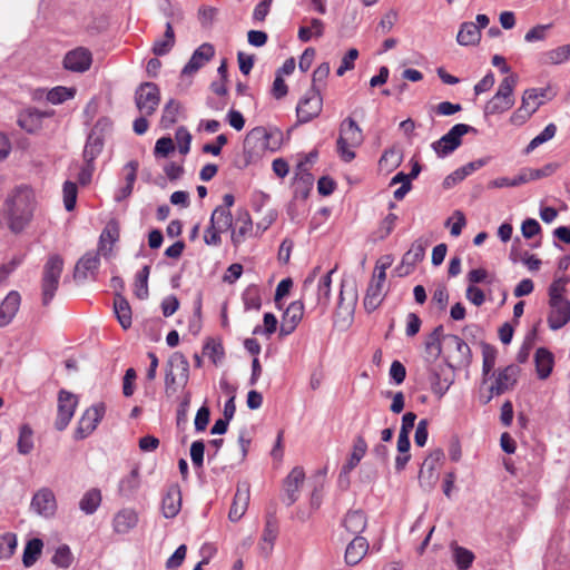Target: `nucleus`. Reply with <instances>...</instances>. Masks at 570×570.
<instances>
[{
	"mask_svg": "<svg viewBox=\"0 0 570 570\" xmlns=\"http://www.w3.org/2000/svg\"><path fill=\"white\" fill-rule=\"evenodd\" d=\"M556 132H557V127L554 124L547 125L544 127V129L529 142V145L527 146V153L534 150L537 147H539L543 142H547L550 139H552L554 137Z\"/></svg>",
	"mask_w": 570,
	"mask_h": 570,
	"instance_id": "obj_58",
	"label": "nucleus"
},
{
	"mask_svg": "<svg viewBox=\"0 0 570 570\" xmlns=\"http://www.w3.org/2000/svg\"><path fill=\"white\" fill-rule=\"evenodd\" d=\"M119 239V226L115 220L109 222L100 234L98 250L106 258L112 253L114 244Z\"/></svg>",
	"mask_w": 570,
	"mask_h": 570,
	"instance_id": "obj_26",
	"label": "nucleus"
},
{
	"mask_svg": "<svg viewBox=\"0 0 570 570\" xmlns=\"http://www.w3.org/2000/svg\"><path fill=\"white\" fill-rule=\"evenodd\" d=\"M304 314V304L302 301H295L289 304L282 316L279 335L287 336L292 334L302 321Z\"/></svg>",
	"mask_w": 570,
	"mask_h": 570,
	"instance_id": "obj_22",
	"label": "nucleus"
},
{
	"mask_svg": "<svg viewBox=\"0 0 570 570\" xmlns=\"http://www.w3.org/2000/svg\"><path fill=\"white\" fill-rule=\"evenodd\" d=\"M281 131L279 130H267L264 127H255L252 129L245 139V146L249 145L252 142L255 144L261 150L271 149L274 150L275 147L271 146L269 140L275 137H279Z\"/></svg>",
	"mask_w": 570,
	"mask_h": 570,
	"instance_id": "obj_28",
	"label": "nucleus"
},
{
	"mask_svg": "<svg viewBox=\"0 0 570 570\" xmlns=\"http://www.w3.org/2000/svg\"><path fill=\"white\" fill-rule=\"evenodd\" d=\"M426 242L416 239L412 243L410 249L403 255L400 269L404 268V274H410L417 263H420L425 255Z\"/></svg>",
	"mask_w": 570,
	"mask_h": 570,
	"instance_id": "obj_25",
	"label": "nucleus"
},
{
	"mask_svg": "<svg viewBox=\"0 0 570 570\" xmlns=\"http://www.w3.org/2000/svg\"><path fill=\"white\" fill-rule=\"evenodd\" d=\"M205 444L202 440L194 441L190 445V459L193 465L197 469L203 468L204 464Z\"/></svg>",
	"mask_w": 570,
	"mask_h": 570,
	"instance_id": "obj_63",
	"label": "nucleus"
},
{
	"mask_svg": "<svg viewBox=\"0 0 570 570\" xmlns=\"http://www.w3.org/2000/svg\"><path fill=\"white\" fill-rule=\"evenodd\" d=\"M368 542L363 537H355L345 550V562L348 566L357 564L367 553Z\"/></svg>",
	"mask_w": 570,
	"mask_h": 570,
	"instance_id": "obj_34",
	"label": "nucleus"
},
{
	"mask_svg": "<svg viewBox=\"0 0 570 570\" xmlns=\"http://www.w3.org/2000/svg\"><path fill=\"white\" fill-rule=\"evenodd\" d=\"M365 426L361 430V432L355 436L352 448V453L343 464L340 472V481L345 478L348 482V474L358 465L361 460L364 458L367 451V443L365 441Z\"/></svg>",
	"mask_w": 570,
	"mask_h": 570,
	"instance_id": "obj_18",
	"label": "nucleus"
},
{
	"mask_svg": "<svg viewBox=\"0 0 570 570\" xmlns=\"http://www.w3.org/2000/svg\"><path fill=\"white\" fill-rule=\"evenodd\" d=\"M18 544L17 535L12 532H7L0 535V559H9Z\"/></svg>",
	"mask_w": 570,
	"mask_h": 570,
	"instance_id": "obj_55",
	"label": "nucleus"
},
{
	"mask_svg": "<svg viewBox=\"0 0 570 570\" xmlns=\"http://www.w3.org/2000/svg\"><path fill=\"white\" fill-rule=\"evenodd\" d=\"M366 524L367 519L362 510L348 511L343 520V527L355 537H361L360 534L365 530Z\"/></svg>",
	"mask_w": 570,
	"mask_h": 570,
	"instance_id": "obj_35",
	"label": "nucleus"
},
{
	"mask_svg": "<svg viewBox=\"0 0 570 570\" xmlns=\"http://www.w3.org/2000/svg\"><path fill=\"white\" fill-rule=\"evenodd\" d=\"M175 139L178 144L179 153L183 155H187L190 150L191 142V134L189 132V130L184 126L178 127L175 132Z\"/></svg>",
	"mask_w": 570,
	"mask_h": 570,
	"instance_id": "obj_59",
	"label": "nucleus"
},
{
	"mask_svg": "<svg viewBox=\"0 0 570 570\" xmlns=\"http://www.w3.org/2000/svg\"><path fill=\"white\" fill-rule=\"evenodd\" d=\"M249 503V485L247 483L237 487L234 500L228 513L230 521L236 522L245 514Z\"/></svg>",
	"mask_w": 570,
	"mask_h": 570,
	"instance_id": "obj_24",
	"label": "nucleus"
},
{
	"mask_svg": "<svg viewBox=\"0 0 570 570\" xmlns=\"http://www.w3.org/2000/svg\"><path fill=\"white\" fill-rule=\"evenodd\" d=\"M305 479L303 468L295 466L285 480V494L287 504H293L298 498V491Z\"/></svg>",
	"mask_w": 570,
	"mask_h": 570,
	"instance_id": "obj_31",
	"label": "nucleus"
},
{
	"mask_svg": "<svg viewBox=\"0 0 570 570\" xmlns=\"http://www.w3.org/2000/svg\"><path fill=\"white\" fill-rule=\"evenodd\" d=\"M236 224H239V226L232 232V243L235 246H238L245 240L246 236L249 235L253 229V222L249 213L247 210L239 212L236 218Z\"/></svg>",
	"mask_w": 570,
	"mask_h": 570,
	"instance_id": "obj_36",
	"label": "nucleus"
},
{
	"mask_svg": "<svg viewBox=\"0 0 570 570\" xmlns=\"http://www.w3.org/2000/svg\"><path fill=\"white\" fill-rule=\"evenodd\" d=\"M57 500L50 488L43 487L39 489L32 497L30 509L38 515L50 519L57 512Z\"/></svg>",
	"mask_w": 570,
	"mask_h": 570,
	"instance_id": "obj_12",
	"label": "nucleus"
},
{
	"mask_svg": "<svg viewBox=\"0 0 570 570\" xmlns=\"http://www.w3.org/2000/svg\"><path fill=\"white\" fill-rule=\"evenodd\" d=\"M209 222L217 226V228L226 232L233 226V216L226 207H216L212 213Z\"/></svg>",
	"mask_w": 570,
	"mask_h": 570,
	"instance_id": "obj_47",
	"label": "nucleus"
},
{
	"mask_svg": "<svg viewBox=\"0 0 570 570\" xmlns=\"http://www.w3.org/2000/svg\"><path fill=\"white\" fill-rule=\"evenodd\" d=\"M175 45V32L170 20L166 22V30L163 39L155 40L153 52L155 56L167 55Z\"/></svg>",
	"mask_w": 570,
	"mask_h": 570,
	"instance_id": "obj_44",
	"label": "nucleus"
},
{
	"mask_svg": "<svg viewBox=\"0 0 570 570\" xmlns=\"http://www.w3.org/2000/svg\"><path fill=\"white\" fill-rule=\"evenodd\" d=\"M358 57V50L355 48L350 49L343 57L340 67L336 70V75L342 77L346 71L354 68V62Z\"/></svg>",
	"mask_w": 570,
	"mask_h": 570,
	"instance_id": "obj_62",
	"label": "nucleus"
},
{
	"mask_svg": "<svg viewBox=\"0 0 570 570\" xmlns=\"http://www.w3.org/2000/svg\"><path fill=\"white\" fill-rule=\"evenodd\" d=\"M443 325H438L424 341V347L428 356L433 361L438 360L443 353L444 337Z\"/></svg>",
	"mask_w": 570,
	"mask_h": 570,
	"instance_id": "obj_29",
	"label": "nucleus"
},
{
	"mask_svg": "<svg viewBox=\"0 0 570 570\" xmlns=\"http://www.w3.org/2000/svg\"><path fill=\"white\" fill-rule=\"evenodd\" d=\"M160 102L159 87L154 82H142L135 91V104L141 115L151 116Z\"/></svg>",
	"mask_w": 570,
	"mask_h": 570,
	"instance_id": "obj_8",
	"label": "nucleus"
},
{
	"mask_svg": "<svg viewBox=\"0 0 570 570\" xmlns=\"http://www.w3.org/2000/svg\"><path fill=\"white\" fill-rule=\"evenodd\" d=\"M469 132H476V129L466 124H456L439 140L433 141L431 147L438 157L444 158L461 146L462 137Z\"/></svg>",
	"mask_w": 570,
	"mask_h": 570,
	"instance_id": "obj_6",
	"label": "nucleus"
},
{
	"mask_svg": "<svg viewBox=\"0 0 570 570\" xmlns=\"http://www.w3.org/2000/svg\"><path fill=\"white\" fill-rule=\"evenodd\" d=\"M106 407L102 403L96 404L87 409L79 422L78 426L75 430V439L83 440L88 435H90L97 428L98 423L102 420L105 415Z\"/></svg>",
	"mask_w": 570,
	"mask_h": 570,
	"instance_id": "obj_11",
	"label": "nucleus"
},
{
	"mask_svg": "<svg viewBox=\"0 0 570 570\" xmlns=\"http://www.w3.org/2000/svg\"><path fill=\"white\" fill-rule=\"evenodd\" d=\"M101 500L102 497L100 490L97 488H92L85 492V494L81 497L79 501V509L85 514H94L100 507Z\"/></svg>",
	"mask_w": 570,
	"mask_h": 570,
	"instance_id": "obj_40",
	"label": "nucleus"
},
{
	"mask_svg": "<svg viewBox=\"0 0 570 570\" xmlns=\"http://www.w3.org/2000/svg\"><path fill=\"white\" fill-rule=\"evenodd\" d=\"M37 208L33 189L28 185H19L10 189L2 204L3 217L13 234L22 233L32 222Z\"/></svg>",
	"mask_w": 570,
	"mask_h": 570,
	"instance_id": "obj_1",
	"label": "nucleus"
},
{
	"mask_svg": "<svg viewBox=\"0 0 570 570\" xmlns=\"http://www.w3.org/2000/svg\"><path fill=\"white\" fill-rule=\"evenodd\" d=\"M77 396L68 391L61 390L58 394V413L55 426L63 431L70 423L77 407Z\"/></svg>",
	"mask_w": 570,
	"mask_h": 570,
	"instance_id": "obj_14",
	"label": "nucleus"
},
{
	"mask_svg": "<svg viewBox=\"0 0 570 570\" xmlns=\"http://www.w3.org/2000/svg\"><path fill=\"white\" fill-rule=\"evenodd\" d=\"M189 380V362L184 354L174 353L166 365L165 393L173 396L177 392V384L185 387Z\"/></svg>",
	"mask_w": 570,
	"mask_h": 570,
	"instance_id": "obj_4",
	"label": "nucleus"
},
{
	"mask_svg": "<svg viewBox=\"0 0 570 570\" xmlns=\"http://www.w3.org/2000/svg\"><path fill=\"white\" fill-rule=\"evenodd\" d=\"M520 371H521L520 367L514 364H510V365L505 366L504 368L500 370L495 377L494 383L490 386L491 395L488 399V401L493 395H501V394L505 393L507 391L513 389V386L518 382Z\"/></svg>",
	"mask_w": 570,
	"mask_h": 570,
	"instance_id": "obj_17",
	"label": "nucleus"
},
{
	"mask_svg": "<svg viewBox=\"0 0 570 570\" xmlns=\"http://www.w3.org/2000/svg\"><path fill=\"white\" fill-rule=\"evenodd\" d=\"M548 325L552 331H558L570 322V301L568 298L549 302Z\"/></svg>",
	"mask_w": 570,
	"mask_h": 570,
	"instance_id": "obj_16",
	"label": "nucleus"
},
{
	"mask_svg": "<svg viewBox=\"0 0 570 570\" xmlns=\"http://www.w3.org/2000/svg\"><path fill=\"white\" fill-rule=\"evenodd\" d=\"M116 317L124 330L131 326V307L128 301L120 294H116L114 302Z\"/></svg>",
	"mask_w": 570,
	"mask_h": 570,
	"instance_id": "obj_39",
	"label": "nucleus"
},
{
	"mask_svg": "<svg viewBox=\"0 0 570 570\" xmlns=\"http://www.w3.org/2000/svg\"><path fill=\"white\" fill-rule=\"evenodd\" d=\"M101 253L87 252L76 264L73 278L78 282H83L89 277L95 278L100 266Z\"/></svg>",
	"mask_w": 570,
	"mask_h": 570,
	"instance_id": "obj_19",
	"label": "nucleus"
},
{
	"mask_svg": "<svg viewBox=\"0 0 570 570\" xmlns=\"http://www.w3.org/2000/svg\"><path fill=\"white\" fill-rule=\"evenodd\" d=\"M363 141L364 134L362 128L352 116L346 117L340 124V135L336 140V151L341 159L345 163H351L356 156L353 149L360 147Z\"/></svg>",
	"mask_w": 570,
	"mask_h": 570,
	"instance_id": "obj_2",
	"label": "nucleus"
},
{
	"mask_svg": "<svg viewBox=\"0 0 570 570\" xmlns=\"http://www.w3.org/2000/svg\"><path fill=\"white\" fill-rule=\"evenodd\" d=\"M518 80L517 75H508L501 80L495 95L484 106L485 117L501 115L513 107L515 102L513 92Z\"/></svg>",
	"mask_w": 570,
	"mask_h": 570,
	"instance_id": "obj_3",
	"label": "nucleus"
},
{
	"mask_svg": "<svg viewBox=\"0 0 570 570\" xmlns=\"http://www.w3.org/2000/svg\"><path fill=\"white\" fill-rule=\"evenodd\" d=\"M35 448L33 430L29 424H22L19 429L17 451L21 455H28Z\"/></svg>",
	"mask_w": 570,
	"mask_h": 570,
	"instance_id": "obj_45",
	"label": "nucleus"
},
{
	"mask_svg": "<svg viewBox=\"0 0 570 570\" xmlns=\"http://www.w3.org/2000/svg\"><path fill=\"white\" fill-rule=\"evenodd\" d=\"M20 294L10 292L0 304V327L7 326L16 316L20 306Z\"/></svg>",
	"mask_w": 570,
	"mask_h": 570,
	"instance_id": "obj_30",
	"label": "nucleus"
},
{
	"mask_svg": "<svg viewBox=\"0 0 570 570\" xmlns=\"http://www.w3.org/2000/svg\"><path fill=\"white\" fill-rule=\"evenodd\" d=\"M76 95L75 88H67L63 86H57L48 91L47 100L52 105H60L69 99H72Z\"/></svg>",
	"mask_w": 570,
	"mask_h": 570,
	"instance_id": "obj_50",
	"label": "nucleus"
},
{
	"mask_svg": "<svg viewBox=\"0 0 570 570\" xmlns=\"http://www.w3.org/2000/svg\"><path fill=\"white\" fill-rule=\"evenodd\" d=\"M43 541L39 538L29 540L23 549L22 563L26 568L32 567L42 553Z\"/></svg>",
	"mask_w": 570,
	"mask_h": 570,
	"instance_id": "obj_42",
	"label": "nucleus"
},
{
	"mask_svg": "<svg viewBox=\"0 0 570 570\" xmlns=\"http://www.w3.org/2000/svg\"><path fill=\"white\" fill-rule=\"evenodd\" d=\"M453 559L459 570H468L474 560V554L466 548L456 546L453 549Z\"/></svg>",
	"mask_w": 570,
	"mask_h": 570,
	"instance_id": "obj_52",
	"label": "nucleus"
},
{
	"mask_svg": "<svg viewBox=\"0 0 570 570\" xmlns=\"http://www.w3.org/2000/svg\"><path fill=\"white\" fill-rule=\"evenodd\" d=\"M149 274H150V266L145 265L136 275L135 295L139 299H146L149 295V292H148Z\"/></svg>",
	"mask_w": 570,
	"mask_h": 570,
	"instance_id": "obj_49",
	"label": "nucleus"
},
{
	"mask_svg": "<svg viewBox=\"0 0 570 570\" xmlns=\"http://www.w3.org/2000/svg\"><path fill=\"white\" fill-rule=\"evenodd\" d=\"M480 39H481V31L474 22L468 21V22H463L460 26V29H459V32L456 36V41L459 42V45L474 46V45L479 43Z\"/></svg>",
	"mask_w": 570,
	"mask_h": 570,
	"instance_id": "obj_38",
	"label": "nucleus"
},
{
	"mask_svg": "<svg viewBox=\"0 0 570 570\" xmlns=\"http://www.w3.org/2000/svg\"><path fill=\"white\" fill-rule=\"evenodd\" d=\"M278 535V523L277 520L274 517H267L265 527L262 534V541L259 543L261 552L268 557L273 549L275 541Z\"/></svg>",
	"mask_w": 570,
	"mask_h": 570,
	"instance_id": "obj_32",
	"label": "nucleus"
},
{
	"mask_svg": "<svg viewBox=\"0 0 570 570\" xmlns=\"http://www.w3.org/2000/svg\"><path fill=\"white\" fill-rule=\"evenodd\" d=\"M335 272V268L327 272L324 276L321 277L317 285V303L327 306L331 298V285H332V274Z\"/></svg>",
	"mask_w": 570,
	"mask_h": 570,
	"instance_id": "obj_48",
	"label": "nucleus"
},
{
	"mask_svg": "<svg viewBox=\"0 0 570 570\" xmlns=\"http://www.w3.org/2000/svg\"><path fill=\"white\" fill-rule=\"evenodd\" d=\"M52 112L41 111L37 108H30L21 112L18 117L19 126L27 132H35L42 126V119L50 117Z\"/></svg>",
	"mask_w": 570,
	"mask_h": 570,
	"instance_id": "obj_27",
	"label": "nucleus"
},
{
	"mask_svg": "<svg viewBox=\"0 0 570 570\" xmlns=\"http://www.w3.org/2000/svg\"><path fill=\"white\" fill-rule=\"evenodd\" d=\"M215 55V48L212 43L200 45L191 55L188 62L181 70V76H190L197 72Z\"/></svg>",
	"mask_w": 570,
	"mask_h": 570,
	"instance_id": "obj_21",
	"label": "nucleus"
},
{
	"mask_svg": "<svg viewBox=\"0 0 570 570\" xmlns=\"http://www.w3.org/2000/svg\"><path fill=\"white\" fill-rule=\"evenodd\" d=\"M181 509V491L177 483L168 485L161 499V512L166 519L175 518Z\"/></svg>",
	"mask_w": 570,
	"mask_h": 570,
	"instance_id": "obj_23",
	"label": "nucleus"
},
{
	"mask_svg": "<svg viewBox=\"0 0 570 570\" xmlns=\"http://www.w3.org/2000/svg\"><path fill=\"white\" fill-rule=\"evenodd\" d=\"M534 362L539 379L546 380L549 377L553 368L552 353L544 347H540L534 354Z\"/></svg>",
	"mask_w": 570,
	"mask_h": 570,
	"instance_id": "obj_37",
	"label": "nucleus"
},
{
	"mask_svg": "<svg viewBox=\"0 0 570 570\" xmlns=\"http://www.w3.org/2000/svg\"><path fill=\"white\" fill-rule=\"evenodd\" d=\"M62 268L63 259L59 255H51L46 262L41 281L43 305L52 301L59 286Z\"/></svg>",
	"mask_w": 570,
	"mask_h": 570,
	"instance_id": "obj_5",
	"label": "nucleus"
},
{
	"mask_svg": "<svg viewBox=\"0 0 570 570\" xmlns=\"http://www.w3.org/2000/svg\"><path fill=\"white\" fill-rule=\"evenodd\" d=\"M442 458L443 452L441 450H435L423 461L419 473V481L420 485L425 491H431L435 487L439 480L436 466Z\"/></svg>",
	"mask_w": 570,
	"mask_h": 570,
	"instance_id": "obj_15",
	"label": "nucleus"
},
{
	"mask_svg": "<svg viewBox=\"0 0 570 570\" xmlns=\"http://www.w3.org/2000/svg\"><path fill=\"white\" fill-rule=\"evenodd\" d=\"M140 487V474L139 469L134 468L130 473L124 476L119 482V493L122 497H132Z\"/></svg>",
	"mask_w": 570,
	"mask_h": 570,
	"instance_id": "obj_43",
	"label": "nucleus"
},
{
	"mask_svg": "<svg viewBox=\"0 0 570 570\" xmlns=\"http://www.w3.org/2000/svg\"><path fill=\"white\" fill-rule=\"evenodd\" d=\"M63 205L66 210L71 212L76 207L78 187L77 184L70 180H66L62 187Z\"/></svg>",
	"mask_w": 570,
	"mask_h": 570,
	"instance_id": "obj_56",
	"label": "nucleus"
},
{
	"mask_svg": "<svg viewBox=\"0 0 570 570\" xmlns=\"http://www.w3.org/2000/svg\"><path fill=\"white\" fill-rule=\"evenodd\" d=\"M305 164L304 163H299L297 165V171L295 174V179H294V195L296 198H298V189H299V186L303 185L304 187H312L313 186V175L311 173H308L305 168H304Z\"/></svg>",
	"mask_w": 570,
	"mask_h": 570,
	"instance_id": "obj_57",
	"label": "nucleus"
},
{
	"mask_svg": "<svg viewBox=\"0 0 570 570\" xmlns=\"http://www.w3.org/2000/svg\"><path fill=\"white\" fill-rule=\"evenodd\" d=\"M570 59V43L552 49L544 55V61L551 65H561Z\"/></svg>",
	"mask_w": 570,
	"mask_h": 570,
	"instance_id": "obj_53",
	"label": "nucleus"
},
{
	"mask_svg": "<svg viewBox=\"0 0 570 570\" xmlns=\"http://www.w3.org/2000/svg\"><path fill=\"white\" fill-rule=\"evenodd\" d=\"M532 116L525 100H521L520 107L511 115L510 122L514 126H522Z\"/></svg>",
	"mask_w": 570,
	"mask_h": 570,
	"instance_id": "obj_61",
	"label": "nucleus"
},
{
	"mask_svg": "<svg viewBox=\"0 0 570 570\" xmlns=\"http://www.w3.org/2000/svg\"><path fill=\"white\" fill-rule=\"evenodd\" d=\"M175 150L174 141L170 137H161L156 141L155 156L166 157Z\"/></svg>",
	"mask_w": 570,
	"mask_h": 570,
	"instance_id": "obj_64",
	"label": "nucleus"
},
{
	"mask_svg": "<svg viewBox=\"0 0 570 570\" xmlns=\"http://www.w3.org/2000/svg\"><path fill=\"white\" fill-rule=\"evenodd\" d=\"M92 62L91 52L83 47H78L66 53L63 58V67L72 72L87 71Z\"/></svg>",
	"mask_w": 570,
	"mask_h": 570,
	"instance_id": "obj_20",
	"label": "nucleus"
},
{
	"mask_svg": "<svg viewBox=\"0 0 570 570\" xmlns=\"http://www.w3.org/2000/svg\"><path fill=\"white\" fill-rule=\"evenodd\" d=\"M323 107V98L318 89L311 88L298 101L296 115L298 122L306 124L316 118Z\"/></svg>",
	"mask_w": 570,
	"mask_h": 570,
	"instance_id": "obj_10",
	"label": "nucleus"
},
{
	"mask_svg": "<svg viewBox=\"0 0 570 570\" xmlns=\"http://www.w3.org/2000/svg\"><path fill=\"white\" fill-rule=\"evenodd\" d=\"M481 347H482V358H483L482 375L485 377L491 373V371L493 370V367L495 365L498 351L493 345L488 344V343H482Z\"/></svg>",
	"mask_w": 570,
	"mask_h": 570,
	"instance_id": "obj_51",
	"label": "nucleus"
},
{
	"mask_svg": "<svg viewBox=\"0 0 570 570\" xmlns=\"http://www.w3.org/2000/svg\"><path fill=\"white\" fill-rule=\"evenodd\" d=\"M181 111V105L176 99H169L164 108L160 118V126L164 129L171 128L178 120V116Z\"/></svg>",
	"mask_w": 570,
	"mask_h": 570,
	"instance_id": "obj_41",
	"label": "nucleus"
},
{
	"mask_svg": "<svg viewBox=\"0 0 570 570\" xmlns=\"http://www.w3.org/2000/svg\"><path fill=\"white\" fill-rule=\"evenodd\" d=\"M325 24L321 19H311V26H302L298 29V39L308 42L313 37L321 38L324 35Z\"/></svg>",
	"mask_w": 570,
	"mask_h": 570,
	"instance_id": "obj_46",
	"label": "nucleus"
},
{
	"mask_svg": "<svg viewBox=\"0 0 570 570\" xmlns=\"http://www.w3.org/2000/svg\"><path fill=\"white\" fill-rule=\"evenodd\" d=\"M444 357L450 366L466 367L471 364V348L460 336L448 334L444 337Z\"/></svg>",
	"mask_w": 570,
	"mask_h": 570,
	"instance_id": "obj_7",
	"label": "nucleus"
},
{
	"mask_svg": "<svg viewBox=\"0 0 570 570\" xmlns=\"http://www.w3.org/2000/svg\"><path fill=\"white\" fill-rule=\"evenodd\" d=\"M138 523V514L134 509H122L116 513L112 521L114 531L119 534L128 533Z\"/></svg>",
	"mask_w": 570,
	"mask_h": 570,
	"instance_id": "obj_33",
	"label": "nucleus"
},
{
	"mask_svg": "<svg viewBox=\"0 0 570 570\" xmlns=\"http://www.w3.org/2000/svg\"><path fill=\"white\" fill-rule=\"evenodd\" d=\"M111 122L107 118L99 119L87 137L82 151L83 163L95 164L96 158L101 154L105 145L101 132L109 129Z\"/></svg>",
	"mask_w": 570,
	"mask_h": 570,
	"instance_id": "obj_9",
	"label": "nucleus"
},
{
	"mask_svg": "<svg viewBox=\"0 0 570 570\" xmlns=\"http://www.w3.org/2000/svg\"><path fill=\"white\" fill-rule=\"evenodd\" d=\"M203 353L215 364L218 363L224 356L223 346L214 340H208V342L204 345Z\"/></svg>",
	"mask_w": 570,
	"mask_h": 570,
	"instance_id": "obj_60",
	"label": "nucleus"
},
{
	"mask_svg": "<svg viewBox=\"0 0 570 570\" xmlns=\"http://www.w3.org/2000/svg\"><path fill=\"white\" fill-rule=\"evenodd\" d=\"M52 563L58 568L67 569L73 562V554L67 544L57 548L51 559Z\"/></svg>",
	"mask_w": 570,
	"mask_h": 570,
	"instance_id": "obj_54",
	"label": "nucleus"
},
{
	"mask_svg": "<svg viewBox=\"0 0 570 570\" xmlns=\"http://www.w3.org/2000/svg\"><path fill=\"white\" fill-rule=\"evenodd\" d=\"M386 273L385 267H381L377 273H374L364 297V308L367 313L374 312L383 302V286L385 283Z\"/></svg>",
	"mask_w": 570,
	"mask_h": 570,
	"instance_id": "obj_13",
	"label": "nucleus"
}]
</instances>
